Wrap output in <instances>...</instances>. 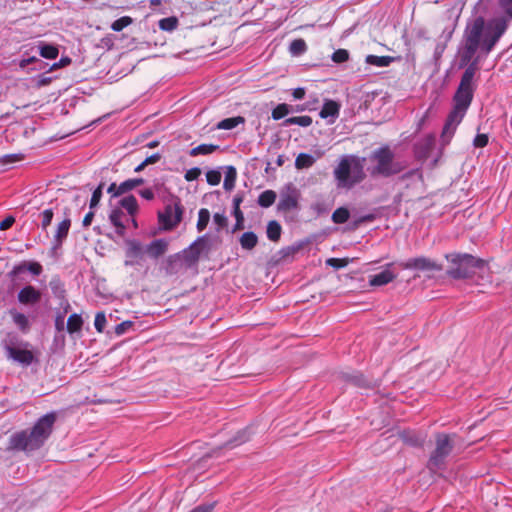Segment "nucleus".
I'll use <instances>...</instances> for the list:
<instances>
[{"instance_id":"obj_1","label":"nucleus","mask_w":512,"mask_h":512,"mask_svg":"<svg viewBox=\"0 0 512 512\" xmlns=\"http://www.w3.org/2000/svg\"><path fill=\"white\" fill-rule=\"evenodd\" d=\"M508 28L506 17H496L488 21L483 16L469 20L465 26L459 49V67L465 68L457 88L475 92L474 77L479 70L477 51L489 54Z\"/></svg>"},{"instance_id":"obj_2","label":"nucleus","mask_w":512,"mask_h":512,"mask_svg":"<svg viewBox=\"0 0 512 512\" xmlns=\"http://www.w3.org/2000/svg\"><path fill=\"white\" fill-rule=\"evenodd\" d=\"M57 421V412L52 411L41 416L31 429L15 432L9 439L13 450L31 452L40 449L52 435Z\"/></svg>"},{"instance_id":"obj_3","label":"nucleus","mask_w":512,"mask_h":512,"mask_svg":"<svg viewBox=\"0 0 512 512\" xmlns=\"http://www.w3.org/2000/svg\"><path fill=\"white\" fill-rule=\"evenodd\" d=\"M213 248V240L208 234L199 236L187 248L171 254L162 262V269L167 276H174L182 270L198 265L201 257L208 259Z\"/></svg>"},{"instance_id":"obj_4","label":"nucleus","mask_w":512,"mask_h":512,"mask_svg":"<svg viewBox=\"0 0 512 512\" xmlns=\"http://www.w3.org/2000/svg\"><path fill=\"white\" fill-rule=\"evenodd\" d=\"M448 261L447 276L454 280L484 278L489 271L487 262L469 253L452 252L445 255Z\"/></svg>"},{"instance_id":"obj_5","label":"nucleus","mask_w":512,"mask_h":512,"mask_svg":"<svg viewBox=\"0 0 512 512\" xmlns=\"http://www.w3.org/2000/svg\"><path fill=\"white\" fill-rule=\"evenodd\" d=\"M367 158L357 155L343 156L334 169L337 187L351 189L366 179L364 165Z\"/></svg>"},{"instance_id":"obj_6","label":"nucleus","mask_w":512,"mask_h":512,"mask_svg":"<svg viewBox=\"0 0 512 512\" xmlns=\"http://www.w3.org/2000/svg\"><path fill=\"white\" fill-rule=\"evenodd\" d=\"M368 160L372 165L367 168V172L372 178H389L400 174L406 168L404 162L395 160V154L388 145L373 150Z\"/></svg>"},{"instance_id":"obj_7","label":"nucleus","mask_w":512,"mask_h":512,"mask_svg":"<svg viewBox=\"0 0 512 512\" xmlns=\"http://www.w3.org/2000/svg\"><path fill=\"white\" fill-rule=\"evenodd\" d=\"M454 448L452 436L446 433H437L435 435V449L432 451L427 462V468L436 472L445 468L446 458Z\"/></svg>"},{"instance_id":"obj_8","label":"nucleus","mask_w":512,"mask_h":512,"mask_svg":"<svg viewBox=\"0 0 512 512\" xmlns=\"http://www.w3.org/2000/svg\"><path fill=\"white\" fill-rule=\"evenodd\" d=\"M184 207L181 199L172 196L169 203L164 207V211L158 213L159 223L165 231H171L176 228L182 221Z\"/></svg>"},{"instance_id":"obj_9","label":"nucleus","mask_w":512,"mask_h":512,"mask_svg":"<svg viewBox=\"0 0 512 512\" xmlns=\"http://www.w3.org/2000/svg\"><path fill=\"white\" fill-rule=\"evenodd\" d=\"M300 191L292 183H287L280 191V199L277 203V211L287 213L299 210Z\"/></svg>"},{"instance_id":"obj_10","label":"nucleus","mask_w":512,"mask_h":512,"mask_svg":"<svg viewBox=\"0 0 512 512\" xmlns=\"http://www.w3.org/2000/svg\"><path fill=\"white\" fill-rule=\"evenodd\" d=\"M466 112L467 109L453 104V108L449 112L442 130L441 138L443 142H449L450 138L454 135L457 126L463 120Z\"/></svg>"},{"instance_id":"obj_11","label":"nucleus","mask_w":512,"mask_h":512,"mask_svg":"<svg viewBox=\"0 0 512 512\" xmlns=\"http://www.w3.org/2000/svg\"><path fill=\"white\" fill-rule=\"evenodd\" d=\"M399 265L402 269L417 270L423 272L441 271L443 269L441 264L425 256L410 258L405 262H401Z\"/></svg>"},{"instance_id":"obj_12","label":"nucleus","mask_w":512,"mask_h":512,"mask_svg":"<svg viewBox=\"0 0 512 512\" xmlns=\"http://www.w3.org/2000/svg\"><path fill=\"white\" fill-rule=\"evenodd\" d=\"M20 346L22 347H18L16 349L9 348V353L6 354V356L24 367H28L32 363H38V359L34 355L33 351L28 349L30 346L29 342L20 343Z\"/></svg>"},{"instance_id":"obj_13","label":"nucleus","mask_w":512,"mask_h":512,"mask_svg":"<svg viewBox=\"0 0 512 512\" xmlns=\"http://www.w3.org/2000/svg\"><path fill=\"white\" fill-rule=\"evenodd\" d=\"M42 293L32 285H26L19 290L17 299L25 306H34L40 302Z\"/></svg>"},{"instance_id":"obj_14","label":"nucleus","mask_w":512,"mask_h":512,"mask_svg":"<svg viewBox=\"0 0 512 512\" xmlns=\"http://www.w3.org/2000/svg\"><path fill=\"white\" fill-rule=\"evenodd\" d=\"M168 241L164 238L151 241L146 247L145 252L153 259H157L164 255L168 250Z\"/></svg>"},{"instance_id":"obj_15","label":"nucleus","mask_w":512,"mask_h":512,"mask_svg":"<svg viewBox=\"0 0 512 512\" xmlns=\"http://www.w3.org/2000/svg\"><path fill=\"white\" fill-rule=\"evenodd\" d=\"M127 251L126 256L132 259L131 262L126 261V265L138 263L143 259L145 252V248H143L142 244L137 240H131L127 243Z\"/></svg>"},{"instance_id":"obj_16","label":"nucleus","mask_w":512,"mask_h":512,"mask_svg":"<svg viewBox=\"0 0 512 512\" xmlns=\"http://www.w3.org/2000/svg\"><path fill=\"white\" fill-rule=\"evenodd\" d=\"M393 263L387 264V267H391ZM396 278V274H394L392 271H390L388 268L381 271L378 274L371 275L369 277V284L370 286H383L387 285L388 283L392 282Z\"/></svg>"},{"instance_id":"obj_17","label":"nucleus","mask_w":512,"mask_h":512,"mask_svg":"<svg viewBox=\"0 0 512 512\" xmlns=\"http://www.w3.org/2000/svg\"><path fill=\"white\" fill-rule=\"evenodd\" d=\"M473 97V91L457 88L453 96V104L468 110L472 103Z\"/></svg>"},{"instance_id":"obj_18","label":"nucleus","mask_w":512,"mask_h":512,"mask_svg":"<svg viewBox=\"0 0 512 512\" xmlns=\"http://www.w3.org/2000/svg\"><path fill=\"white\" fill-rule=\"evenodd\" d=\"M342 379L359 388H371L372 382L367 379L362 373L355 372V373H343Z\"/></svg>"},{"instance_id":"obj_19","label":"nucleus","mask_w":512,"mask_h":512,"mask_svg":"<svg viewBox=\"0 0 512 512\" xmlns=\"http://www.w3.org/2000/svg\"><path fill=\"white\" fill-rule=\"evenodd\" d=\"M71 226V220L69 218L64 219L58 224L56 233L54 235L53 249L60 248L67 238L69 229Z\"/></svg>"},{"instance_id":"obj_20","label":"nucleus","mask_w":512,"mask_h":512,"mask_svg":"<svg viewBox=\"0 0 512 512\" xmlns=\"http://www.w3.org/2000/svg\"><path fill=\"white\" fill-rule=\"evenodd\" d=\"M243 194L237 193L233 199V215L236 219V223L233 228V232L244 228V215L240 210V204L243 202Z\"/></svg>"},{"instance_id":"obj_21","label":"nucleus","mask_w":512,"mask_h":512,"mask_svg":"<svg viewBox=\"0 0 512 512\" xmlns=\"http://www.w3.org/2000/svg\"><path fill=\"white\" fill-rule=\"evenodd\" d=\"M9 314L12 317L13 323L23 334H26L30 331L31 325L28 317L25 314L18 312L16 309H11Z\"/></svg>"},{"instance_id":"obj_22","label":"nucleus","mask_w":512,"mask_h":512,"mask_svg":"<svg viewBox=\"0 0 512 512\" xmlns=\"http://www.w3.org/2000/svg\"><path fill=\"white\" fill-rule=\"evenodd\" d=\"M340 108L341 106L338 102L326 99L319 116L323 119H327L329 117L337 118L339 116Z\"/></svg>"},{"instance_id":"obj_23","label":"nucleus","mask_w":512,"mask_h":512,"mask_svg":"<svg viewBox=\"0 0 512 512\" xmlns=\"http://www.w3.org/2000/svg\"><path fill=\"white\" fill-rule=\"evenodd\" d=\"M124 216V213L121 209L115 208L111 211L109 215L110 222L115 226L116 233L119 236H124L126 232V226L122 222V217Z\"/></svg>"},{"instance_id":"obj_24","label":"nucleus","mask_w":512,"mask_h":512,"mask_svg":"<svg viewBox=\"0 0 512 512\" xmlns=\"http://www.w3.org/2000/svg\"><path fill=\"white\" fill-rule=\"evenodd\" d=\"M39 54L45 59H56L59 55L57 45L40 41L38 44Z\"/></svg>"},{"instance_id":"obj_25","label":"nucleus","mask_w":512,"mask_h":512,"mask_svg":"<svg viewBox=\"0 0 512 512\" xmlns=\"http://www.w3.org/2000/svg\"><path fill=\"white\" fill-rule=\"evenodd\" d=\"M52 294L59 300L66 299V289L59 276H54L49 282Z\"/></svg>"},{"instance_id":"obj_26","label":"nucleus","mask_w":512,"mask_h":512,"mask_svg":"<svg viewBox=\"0 0 512 512\" xmlns=\"http://www.w3.org/2000/svg\"><path fill=\"white\" fill-rule=\"evenodd\" d=\"M400 437L405 444H408L412 447H422L425 442V437L414 432L405 431L400 435Z\"/></svg>"},{"instance_id":"obj_27","label":"nucleus","mask_w":512,"mask_h":512,"mask_svg":"<svg viewBox=\"0 0 512 512\" xmlns=\"http://www.w3.org/2000/svg\"><path fill=\"white\" fill-rule=\"evenodd\" d=\"M249 428H244L236 433V435L225 443V447L233 448L247 442L250 439Z\"/></svg>"},{"instance_id":"obj_28","label":"nucleus","mask_w":512,"mask_h":512,"mask_svg":"<svg viewBox=\"0 0 512 512\" xmlns=\"http://www.w3.org/2000/svg\"><path fill=\"white\" fill-rule=\"evenodd\" d=\"M83 319L81 315L73 313L69 316L66 324V329L69 334L78 333L82 330Z\"/></svg>"},{"instance_id":"obj_29","label":"nucleus","mask_w":512,"mask_h":512,"mask_svg":"<svg viewBox=\"0 0 512 512\" xmlns=\"http://www.w3.org/2000/svg\"><path fill=\"white\" fill-rule=\"evenodd\" d=\"M245 121L246 120L243 116L225 118L217 123L216 128L219 130H231L237 127L239 124H244Z\"/></svg>"},{"instance_id":"obj_30","label":"nucleus","mask_w":512,"mask_h":512,"mask_svg":"<svg viewBox=\"0 0 512 512\" xmlns=\"http://www.w3.org/2000/svg\"><path fill=\"white\" fill-rule=\"evenodd\" d=\"M120 206L124 208L129 215L134 216L138 212V202L134 195H128L122 198L119 202Z\"/></svg>"},{"instance_id":"obj_31","label":"nucleus","mask_w":512,"mask_h":512,"mask_svg":"<svg viewBox=\"0 0 512 512\" xmlns=\"http://www.w3.org/2000/svg\"><path fill=\"white\" fill-rule=\"evenodd\" d=\"M225 178L223 183V188L226 191H231L235 187V182L237 179V170L234 166H226L225 167Z\"/></svg>"},{"instance_id":"obj_32","label":"nucleus","mask_w":512,"mask_h":512,"mask_svg":"<svg viewBox=\"0 0 512 512\" xmlns=\"http://www.w3.org/2000/svg\"><path fill=\"white\" fill-rule=\"evenodd\" d=\"M395 60L396 58L392 56L368 55L365 61L369 65H374L378 67H388Z\"/></svg>"},{"instance_id":"obj_33","label":"nucleus","mask_w":512,"mask_h":512,"mask_svg":"<svg viewBox=\"0 0 512 512\" xmlns=\"http://www.w3.org/2000/svg\"><path fill=\"white\" fill-rule=\"evenodd\" d=\"M267 237L272 242H278L281 238L282 227L276 220H271L267 225Z\"/></svg>"},{"instance_id":"obj_34","label":"nucleus","mask_w":512,"mask_h":512,"mask_svg":"<svg viewBox=\"0 0 512 512\" xmlns=\"http://www.w3.org/2000/svg\"><path fill=\"white\" fill-rule=\"evenodd\" d=\"M313 120L310 116H293L285 119L282 123V126L288 127L291 125H299L301 127H309L312 124Z\"/></svg>"},{"instance_id":"obj_35","label":"nucleus","mask_w":512,"mask_h":512,"mask_svg":"<svg viewBox=\"0 0 512 512\" xmlns=\"http://www.w3.org/2000/svg\"><path fill=\"white\" fill-rule=\"evenodd\" d=\"M257 243L258 237L252 231L245 232L240 237V245L245 250H252L253 248L256 247Z\"/></svg>"},{"instance_id":"obj_36","label":"nucleus","mask_w":512,"mask_h":512,"mask_svg":"<svg viewBox=\"0 0 512 512\" xmlns=\"http://www.w3.org/2000/svg\"><path fill=\"white\" fill-rule=\"evenodd\" d=\"M15 332L7 333L6 337L2 341V347L6 354L9 353V348H18L21 347L20 343H23Z\"/></svg>"},{"instance_id":"obj_37","label":"nucleus","mask_w":512,"mask_h":512,"mask_svg":"<svg viewBox=\"0 0 512 512\" xmlns=\"http://www.w3.org/2000/svg\"><path fill=\"white\" fill-rule=\"evenodd\" d=\"M276 198L277 194L275 191L265 190L258 196L257 203L263 208H268L275 203Z\"/></svg>"},{"instance_id":"obj_38","label":"nucleus","mask_w":512,"mask_h":512,"mask_svg":"<svg viewBox=\"0 0 512 512\" xmlns=\"http://www.w3.org/2000/svg\"><path fill=\"white\" fill-rule=\"evenodd\" d=\"M315 158L308 153H300L295 160V167L298 170L307 169L314 165Z\"/></svg>"},{"instance_id":"obj_39","label":"nucleus","mask_w":512,"mask_h":512,"mask_svg":"<svg viewBox=\"0 0 512 512\" xmlns=\"http://www.w3.org/2000/svg\"><path fill=\"white\" fill-rule=\"evenodd\" d=\"M219 149L218 145L214 144H200L189 151V155L192 157L198 155H209Z\"/></svg>"},{"instance_id":"obj_40","label":"nucleus","mask_w":512,"mask_h":512,"mask_svg":"<svg viewBox=\"0 0 512 512\" xmlns=\"http://www.w3.org/2000/svg\"><path fill=\"white\" fill-rule=\"evenodd\" d=\"M178 25H179V20L175 16L162 18L158 22L159 28L161 30L167 31V32L174 31L175 29H177Z\"/></svg>"},{"instance_id":"obj_41","label":"nucleus","mask_w":512,"mask_h":512,"mask_svg":"<svg viewBox=\"0 0 512 512\" xmlns=\"http://www.w3.org/2000/svg\"><path fill=\"white\" fill-rule=\"evenodd\" d=\"M350 218V212L346 207H339L337 208L331 216L332 221L335 224H344L346 223Z\"/></svg>"},{"instance_id":"obj_42","label":"nucleus","mask_w":512,"mask_h":512,"mask_svg":"<svg viewBox=\"0 0 512 512\" xmlns=\"http://www.w3.org/2000/svg\"><path fill=\"white\" fill-rule=\"evenodd\" d=\"M307 50V44L302 38L294 39L289 46V51L294 56H300Z\"/></svg>"},{"instance_id":"obj_43","label":"nucleus","mask_w":512,"mask_h":512,"mask_svg":"<svg viewBox=\"0 0 512 512\" xmlns=\"http://www.w3.org/2000/svg\"><path fill=\"white\" fill-rule=\"evenodd\" d=\"M434 145L435 138L432 135H428L420 143H418L416 147L423 156H428Z\"/></svg>"},{"instance_id":"obj_44","label":"nucleus","mask_w":512,"mask_h":512,"mask_svg":"<svg viewBox=\"0 0 512 512\" xmlns=\"http://www.w3.org/2000/svg\"><path fill=\"white\" fill-rule=\"evenodd\" d=\"M292 112L291 105L286 103L278 104L273 110H272V119L273 120H280L287 116L289 113Z\"/></svg>"},{"instance_id":"obj_45","label":"nucleus","mask_w":512,"mask_h":512,"mask_svg":"<svg viewBox=\"0 0 512 512\" xmlns=\"http://www.w3.org/2000/svg\"><path fill=\"white\" fill-rule=\"evenodd\" d=\"M210 220V212L206 208H201L198 212V221L196 224L197 230L202 232L206 229Z\"/></svg>"},{"instance_id":"obj_46","label":"nucleus","mask_w":512,"mask_h":512,"mask_svg":"<svg viewBox=\"0 0 512 512\" xmlns=\"http://www.w3.org/2000/svg\"><path fill=\"white\" fill-rule=\"evenodd\" d=\"M331 208L332 204L325 201H317L311 205V210L315 212L317 217L327 215Z\"/></svg>"},{"instance_id":"obj_47","label":"nucleus","mask_w":512,"mask_h":512,"mask_svg":"<svg viewBox=\"0 0 512 512\" xmlns=\"http://www.w3.org/2000/svg\"><path fill=\"white\" fill-rule=\"evenodd\" d=\"M132 23H133V19L130 16H123V17H120L119 19L115 20L111 24V29L115 32H120L125 27L129 26Z\"/></svg>"},{"instance_id":"obj_48","label":"nucleus","mask_w":512,"mask_h":512,"mask_svg":"<svg viewBox=\"0 0 512 512\" xmlns=\"http://www.w3.org/2000/svg\"><path fill=\"white\" fill-rule=\"evenodd\" d=\"M104 186H105V183L101 182L93 191L92 197L90 199V204H89L90 209H94L98 206V204L102 198V195H103Z\"/></svg>"},{"instance_id":"obj_49","label":"nucleus","mask_w":512,"mask_h":512,"mask_svg":"<svg viewBox=\"0 0 512 512\" xmlns=\"http://www.w3.org/2000/svg\"><path fill=\"white\" fill-rule=\"evenodd\" d=\"M206 180H207V183L211 186L218 185L221 181V172L216 169L207 171Z\"/></svg>"},{"instance_id":"obj_50","label":"nucleus","mask_w":512,"mask_h":512,"mask_svg":"<svg viewBox=\"0 0 512 512\" xmlns=\"http://www.w3.org/2000/svg\"><path fill=\"white\" fill-rule=\"evenodd\" d=\"M22 265H24V271L27 270L35 276H39L43 271L42 265L38 262L24 261V262H22Z\"/></svg>"},{"instance_id":"obj_51","label":"nucleus","mask_w":512,"mask_h":512,"mask_svg":"<svg viewBox=\"0 0 512 512\" xmlns=\"http://www.w3.org/2000/svg\"><path fill=\"white\" fill-rule=\"evenodd\" d=\"M133 189L134 188L131 184V179H127L117 187L116 191L113 193V197H119Z\"/></svg>"},{"instance_id":"obj_52","label":"nucleus","mask_w":512,"mask_h":512,"mask_svg":"<svg viewBox=\"0 0 512 512\" xmlns=\"http://www.w3.org/2000/svg\"><path fill=\"white\" fill-rule=\"evenodd\" d=\"M335 63H344L349 60V52L346 49H337L332 54Z\"/></svg>"},{"instance_id":"obj_53","label":"nucleus","mask_w":512,"mask_h":512,"mask_svg":"<svg viewBox=\"0 0 512 512\" xmlns=\"http://www.w3.org/2000/svg\"><path fill=\"white\" fill-rule=\"evenodd\" d=\"M106 316L104 312H98L95 316L94 326L97 332L102 333L106 325Z\"/></svg>"},{"instance_id":"obj_54","label":"nucleus","mask_w":512,"mask_h":512,"mask_svg":"<svg viewBox=\"0 0 512 512\" xmlns=\"http://www.w3.org/2000/svg\"><path fill=\"white\" fill-rule=\"evenodd\" d=\"M213 221L217 225L218 231L226 228L228 225V218L225 216L224 213H215L213 215Z\"/></svg>"},{"instance_id":"obj_55","label":"nucleus","mask_w":512,"mask_h":512,"mask_svg":"<svg viewBox=\"0 0 512 512\" xmlns=\"http://www.w3.org/2000/svg\"><path fill=\"white\" fill-rule=\"evenodd\" d=\"M498 5L508 19H512V0H498Z\"/></svg>"},{"instance_id":"obj_56","label":"nucleus","mask_w":512,"mask_h":512,"mask_svg":"<svg viewBox=\"0 0 512 512\" xmlns=\"http://www.w3.org/2000/svg\"><path fill=\"white\" fill-rule=\"evenodd\" d=\"M134 326V323L132 321H123L122 323L116 325L115 327V334L118 336H121L125 334L129 329H131Z\"/></svg>"},{"instance_id":"obj_57","label":"nucleus","mask_w":512,"mask_h":512,"mask_svg":"<svg viewBox=\"0 0 512 512\" xmlns=\"http://www.w3.org/2000/svg\"><path fill=\"white\" fill-rule=\"evenodd\" d=\"M53 210L52 209H46L42 212L41 216H42V222H41V227L42 229H46L52 222V219H53Z\"/></svg>"},{"instance_id":"obj_58","label":"nucleus","mask_w":512,"mask_h":512,"mask_svg":"<svg viewBox=\"0 0 512 512\" xmlns=\"http://www.w3.org/2000/svg\"><path fill=\"white\" fill-rule=\"evenodd\" d=\"M326 264L335 269H340V268H344L348 264V260L342 259V258H329L326 261Z\"/></svg>"},{"instance_id":"obj_59","label":"nucleus","mask_w":512,"mask_h":512,"mask_svg":"<svg viewBox=\"0 0 512 512\" xmlns=\"http://www.w3.org/2000/svg\"><path fill=\"white\" fill-rule=\"evenodd\" d=\"M200 175H201V169L198 167H193L186 171L184 178L186 181L191 182V181L197 180Z\"/></svg>"},{"instance_id":"obj_60","label":"nucleus","mask_w":512,"mask_h":512,"mask_svg":"<svg viewBox=\"0 0 512 512\" xmlns=\"http://www.w3.org/2000/svg\"><path fill=\"white\" fill-rule=\"evenodd\" d=\"M473 144L477 148H483L488 144L487 134H477L474 138Z\"/></svg>"},{"instance_id":"obj_61","label":"nucleus","mask_w":512,"mask_h":512,"mask_svg":"<svg viewBox=\"0 0 512 512\" xmlns=\"http://www.w3.org/2000/svg\"><path fill=\"white\" fill-rule=\"evenodd\" d=\"M215 503H205L196 506L190 512H213Z\"/></svg>"},{"instance_id":"obj_62","label":"nucleus","mask_w":512,"mask_h":512,"mask_svg":"<svg viewBox=\"0 0 512 512\" xmlns=\"http://www.w3.org/2000/svg\"><path fill=\"white\" fill-rule=\"evenodd\" d=\"M15 218L13 216H7L0 222V230H7L13 226Z\"/></svg>"},{"instance_id":"obj_63","label":"nucleus","mask_w":512,"mask_h":512,"mask_svg":"<svg viewBox=\"0 0 512 512\" xmlns=\"http://www.w3.org/2000/svg\"><path fill=\"white\" fill-rule=\"evenodd\" d=\"M139 195L148 200V201H151L154 199L155 195H154V191L152 188H145V189H142V190H139Z\"/></svg>"},{"instance_id":"obj_64","label":"nucleus","mask_w":512,"mask_h":512,"mask_svg":"<svg viewBox=\"0 0 512 512\" xmlns=\"http://www.w3.org/2000/svg\"><path fill=\"white\" fill-rule=\"evenodd\" d=\"M52 82V77H47L45 75H39L36 79V86L38 88L47 86Z\"/></svg>"}]
</instances>
